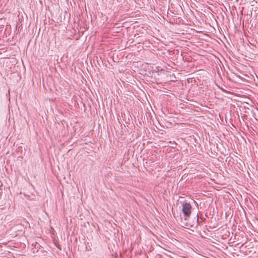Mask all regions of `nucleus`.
<instances>
[{"label":"nucleus","mask_w":258,"mask_h":258,"mask_svg":"<svg viewBox=\"0 0 258 258\" xmlns=\"http://www.w3.org/2000/svg\"><path fill=\"white\" fill-rule=\"evenodd\" d=\"M196 227H197L199 224V215L198 214L196 216Z\"/></svg>","instance_id":"nucleus-3"},{"label":"nucleus","mask_w":258,"mask_h":258,"mask_svg":"<svg viewBox=\"0 0 258 258\" xmlns=\"http://www.w3.org/2000/svg\"><path fill=\"white\" fill-rule=\"evenodd\" d=\"M191 206L189 203L184 202L182 204V212L184 216V219L186 220L189 218L191 214Z\"/></svg>","instance_id":"nucleus-1"},{"label":"nucleus","mask_w":258,"mask_h":258,"mask_svg":"<svg viewBox=\"0 0 258 258\" xmlns=\"http://www.w3.org/2000/svg\"><path fill=\"white\" fill-rule=\"evenodd\" d=\"M130 83H131L132 84H134L133 82H130Z\"/></svg>","instance_id":"nucleus-6"},{"label":"nucleus","mask_w":258,"mask_h":258,"mask_svg":"<svg viewBox=\"0 0 258 258\" xmlns=\"http://www.w3.org/2000/svg\"><path fill=\"white\" fill-rule=\"evenodd\" d=\"M135 46H134V45H130V54H132V55H135V49H134Z\"/></svg>","instance_id":"nucleus-2"},{"label":"nucleus","mask_w":258,"mask_h":258,"mask_svg":"<svg viewBox=\"0 0 258 258\" xmlns=\"http://www.w3.org/2000/svg\"><path fill=\"white\" fill-rule=\"evenodd\" d=\"M141 47H142V46L141 45H139V46H138V49L137 50V51H139L140 50H141Z\"/></svg>","instance_id":"nucleus-4"},{"label":"nucleus","mask_w":258,"mask_h":258,"mask_svg":"<svg viewBox=\"0 0 258 258\" xmlns=\"http://www.w3.org/2000/svg\"><path fill=\"white\" fill-rule=\"evenodd\" d=\"M133 82H136L135 80H134V78L133 77Z\"/></svg>","instance_id":"nucleus-5"}]
</instances>
